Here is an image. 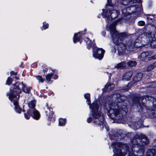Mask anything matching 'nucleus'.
Segmentation results:
<instances>
[{
    "label": "nucleus",
    "mask_w": 156,
    "mask_h": 156,
    "mask_svg": "<svg viewBox=\"0 0 156 156\" xmlns=\"http://www.w3.org/2000/svg\"><path fill=\"white\" fill-rule=\"evenodd\" d=\"M133 144H136L132 148V153L127 151V146L120 143L112 144L114 154L113 156H143L144 149V146L148 143V140L146 136L141 133L136 134L132 140Z\"/></svg>",
    "instance_id": "obj_1"
},
{
    "label": "nucleus",
    "mask_w": 156,
    "mask_h": 156,
    "mask_svg": "<svg viewBox=\"0 0 156 156\" xmlns=\"http://www.w3.org/2000/svg\"><path fill=\"white\" fill-rule=\"evenodd\" d=\"M84 97L87 99V104L90 105V107L92 109V115L93 117V121L94 123L98 125L103 124L104 122L103 116L101 113L98 111L99 106L96 102L94 103L92 106L90 105V95L89 93L85 94Z\"/></svg>",
    "instance_id": "obj_2"
},
{
    "label": "nucleus",
    "mask_w": 156,
    "mask_h": 156,
    "mask_svg": "<svg viewBox=\"0 0 156 156\" xmlns=\"http://www.w3.org/2000/svg\"><path fill=\"white\" fill-rule=\"evenodd\" d=\"M19 83H16L14 86H15L17 88L16 89L15 87L14 89L11 90H10L9 93H8L7 94L9 95V98L10 101L13 103L14 105V109L16 112L19 113H21L22 110L19 107V104L18 103V101L19 97V96L18 95L17 93H21V91L20 89Z\"/></svg>",
    "instance_id": "obj_3"
},
{
    "label": "nucleus",
    "mask_w": 156,
    "mask_h": 156,
    "mask_svg": "<svg viewBox=\"0 0 156 156\" xmlns=\"http://www.w3.org/2000/svg\"><path fill=\"white\" fill-rule=\"evenodd\" d=\"M116 23H112L107 27V29L112 35L113 43L117 45L122 43L124 39L126 37V34L123 33H119L115 29Z\"/></svg>",
    "instance_id": "obj_4"
},
{
    "label": "nucleus",
    "mask_w": 156,
    "mask_h": 156,
    "mask_svg": "<svg viewBox=\"0 0 156 156\" xmlns=\"http://www.w3.org/2000/svg\"><path fill=\"white\" fill-rule=\"evenodd\" d=\"M112 104L109 106L107 110L109 113L110 115L111 118L112 119H121L122 116L126 115V112L123 109H120L119 108V104Z\"/></svg>",
    "instance_id": "obj_5"
},
{
    "label": "nucleus",
    "mask_w": 156,
    "mask_h": 156,
    "mask_svg": "<svg viewBox=\"0 0 156 156\" xmlns=\"http://www.w3.org/2000/svg\"><path fill=\"white\" fill-rule=\"evenodd\" d=\"M87 43L88 45L87 48L90 49V47H92L93 49V56L94 58L99 60L102 59L105 53V51L102 48H98L94 46V43L91 41H87Z\"/></svg>",
    "instance_id": "obj_6"
},
{
    "label": "nucleus",
    "mask_w": 156,
    "mask_h": 156,
    "mask_svg": "<svg viewBox=\"0 0 156 156\" xmlns=\"http://www.w3.org/2000/svg\"><path fill=\"white\" fill-rule=\"evenodd\" d=\"M119 11L114 9L113 8L109 7L106 11H103L102 13V15L103 18H105L108 20L111 19H115L119 14Z\"/></svg>",
    "instance_id": "obj_7"
},
{
    "label": "nucleus",
    "mask_w": 156,
    "mask_h": 156,
    "mask_svg": "<svg viewBox=\"0 0 156 156\" xmlns=\"http://www.w3.org/2000/svg\"><path fill=\"white\" fill-rule=\"evenodd\" d=\"M140 0H107L106 5L108 6H113L118 5V2L124 5H126L130 2L134 3L136 2H139Z\"/></svg>",
    "instance_id": "obj_8"
},
{
    "label": "nucleus",
    "mask_w": 156,
    "mask_h": 156,
    "mask_svg": "<svg viewBox=\"0 0 156 156\" xmlns=\"http://www.w3.org/2000/svg\"><path fill=\"white\" fill-rule=\"evenodd\" d=\"M134 46V44L131 41H129L126 45L124 44L122 45L119 48L118 50L119 53L122 54H127L129 51H133Z\"/></svg>",
    "instance_id": "obj_9"
},
{
    "label": "nucleus",
    "mask_w": 156,
    "mask_h": 156,
    "mask_svg": "<svg viewBox=\"0 0 156 156\" xmlns=\"http://www.w3.org/2000/svg\"><path fill=\"white\" fill-rule=\"evenodd\" d=\"M122 14L124 16L123 18L126 20H128L130 17V11L128 10L127 8L123 9L122 10Z\"/></svg>",
    "instance_id": "obj_10"
},
{
    "label": "nucleus",
    "mask_w": 156,
    "mask_h": 156,
    "mask_svg": "<svg viewBox=\"0 0 156 156\" xmlns=\"http://www.w3.org/2000/svg\"><path fill=\"white\" fill-rule=\"evenodd\" d=\"M133 74L131 71H129L125 73L122 76V80L124 81L129 80Z\"/></svg>",
    "instance_id": "obj_11"
},
{
    "label": "nucleus",
    "mask_w": 156,
    "mask_h": 156,
    "mask_svg": "<svg viewBox=\"0 0 156 156\" xmlns=\"http://www.w3.org/2000/svg\"><path fill=\"white\" fill-rule=\"evenodd\" d=\"M139 9L138 8L137 5L136 4L131 6L127 8L128 10L130 11V13H133L135 12H137Z\"/></svg>",
    "instance_id": "obj_12"
},
{
    "label": "nucleus",
    "mask_w": 156,
    "mask_h": 156,
    "mask_svg": "<svg viewBox=\"0 0 156 156\" xmlns=\"http://www.w3.org/2000/svg\"><path fill=\"white\" fill-rule=\"evenodd\" d=\"M32 117L36 120L38 119L40 117V115L39 112L36 110H34L33 111Z\"/></svg>",
    "instance_id": "obj_13"
},
{
    "label": "nucleus",
    "mask_w": 156,
    "mask_h": 156,
    "mask_svg": "<svg viewBox=\"0 0 156 156\" xmlns=\"http://www.w3.org/2000/svg\"><path fill=\"white\" fill-rule=\"evenodd\" d=\"M20 85L22 87L23 91L26 93L29 94L30 92V87H27L22 82L20 84Z\"/></svg>",
    "instance_id": "obj_14"
},
{
    "label": "nucleus",
    "mask_w": 156,
    "mask_h": 156,
    "mask_svg": "<svg viewBox=\"0 0 156 156\" xmlns=\"http://www.w3.org/2000/svg\"><path fill=\"white\" fill-rule=\"evenodd\" d=\"M114 87V85L111 83H108L105 86L104 89L108 91L113 89Z\"/></svg>",
    "instance_id": "obj_15"
},
{
    "label": "nucleus",
    "mask_w": 156,
    "mask_h": 156,
    "mask_svg": "<svg viewBox=\"0 0 156 156\" xmlns=\"http://www.w3.org/2000/svg\"><path fill=\"white\" fill-rule=\"evenodd\" d=\"M153 37L152 36V41H151V45L153 48H156V33L154 34H153Z\"/></svg>",
    "instance_id": "obj_16"
},
{
    "label": "nucleus",
    "mask_w": 156,
    "mask_h": 156,
    "mask_svg": "<svg viewBox=\"0 0 156 156\" xmlns=\"http://www.w3.org/2000/svg\"><path fill=\"white\" fill-rule=\"evenodd\" d=\"M80 33V32H79L74 34L73 37V41L74 43H76V42L80 41L81 37Z\"/></svg>",
    "instance_id": "obj_17"
},
{
    "label": "nucleus",
    "mask_w": 156,
    "mask_h": 156,
    "mask_svg": "<svg viewBox=\"0 0 156 156\" xmlns=\"http://www.w3.org/2000/svg\"><path fill=\"white\" fill-rule=\"evenodd\" d=\"M126 66V64L125 62H122L117 64L115 66L116 69H123Z\"/></svg>",
    "instance_id": "obj_18"
},
{
    "label": "nucleus",
    "mask_w": 156,
    "mask_h": 156,
    "mask_svg": "<svg viewBox=\"0 0 156 156\" xmlns=\"http://www.w3.org/2000/svg\"><path fill=\"white\" fill-rule=\"evenodd\" d=\"M147 156H156V151L154 150H148Z\"/></svg>",
    "instance_id": "obj_19"
},
{
    "label": "nucleus",
    "mask_w": 156,
    "mask_h": 156,
    "mask_svg": "<svg viewBox=\"0 0 156 156\" xmlns=\"http://www.w3.org/2000/svg\"><path fill=\"white\" fill-rule=\"evenodd\" d=\"M142 76V74L141 73H138L134 78V80L135 82L140 80L141 79Z\"/></svg>",
    "instance_id": "obj_20"
},
{
    "label": "nucleus",
    "mask_w": 156,
    "mask_h": 156,
    "mask_svg": "<svg viewBox=\"0 0 156 156\" xmlns=\"http://www.w3.org/2000/svg\"><path fill=\"white\" fill-rule=\"evenodd\" d=\"M47 107V109L45 111V113L47 115H48L49 116H50L53 115V113L51 108L48 107V105Z\"/></svg>",
    "instance_id": "obj_21"
},
{
    "label": "nucleus",
    "mask_w": 156,
    "mask_h": 156,
    "mask_svg": "<svg viewBox=\"0 0 156 156\" xmlns=\"http://www.w3.org/2000/svg\"><path fill=\"white\" fill-rule=\"evenodd\" d=\"M59 125L60 126H63L65 125L66 122V119L60 118L59 119Z\"/></svg>",
    "instance_id": "obj_22"
},
{
    "label": "nucleus",
    "mask_w": 156,
    "mask_h": 156,
    "mask_svg": "<svg viewBox=\"0 0 156 156\" xmlns=\"http://www.w3.org/2000/svg\"><path fill=\"white\" fill-rule=\"evenodd\" d=\"M148 55V53L147 52H142L141 53L140 56L139 58L141 59V58L143 59L146 58Z\"/></svg>",
    "instance_id": "obj_23"
},
{
    "label": "nucleus",
    "mask_w": 156,
    "mask_h": 156,
    "mask_svg": "<svg viewBox=\"0 0 156 156\" xmlns=\"http://www.w3.org/2000/svg\"><path fill=\"white\" fill-rule=\"evenodd\" d=\"M36 101L35 100H33L30 101L28 104L29 107L30 108H33L35 106Z\"/></svg>",
    "instance_id": "obj_24"
},
{
    "label": "nucleus",
    "mask_w": 156,
    "mask_h": 156,
    "mask_svg": "<svg viewBox=\"0 0 156 156\" xmlns=\"http://www.w3.org/2000/svg\"><path fill=\"white\" fill-rule=\"evenodd\" d=\"M136 62L135 61H130L128 62V65L130 66H135L136 65Z\"/></svg>",
    "instance_id": "obj_25"
},
{
    "label": "nucleus",
    "mask_w": 156,
    "mask_h": 156,
    "mask_svg": "<svg viewBox=\"0 0 156 156\" xmlns=\"http://www.w3.org/2000/svg\"><path fill=\"white\" fill-rule=\"evenodd\" d=\"M53 75V74L52 73L49 74L47 75L46 76V81L49 82L50 81Z\"/></svg>",
    "instance_id": "obj_26"
},
{
    "label": "nucleus",
    "mask_w": 156,
    "mask_h": 156,
    "mask_svg": "<svg viewBox=\"0 0 156 156\" xmlns=\"http://www.w3.org/2000/svg\"><path fill=\"white\" fill-rule=\"evenodd\" d=\"M30 112L29 110H28L27 113L24 114L25 117L27 119H29L30 116Z\"/></svg>",
    "instance_id": "obj_27"
},
{
    "label": "nucleus",
    "mask_w": 156,
    "mask_h": 156,
    "mask_svg": "<svg viewBox=\"0 0 156 156\" xmlns=\"http://www.w3.org/2000/svg\"><path fill=\"white\" fill-rule=\"evenodd\" d=\"M12 78L10 77H9L8 78L7 80L6 81V84L9 85L12 83Z\"/></svg>",
    "instance_id": "obj_28"
},
{
    "label": "nucleus",
    "mask_w": 156,
    "mask_h": 156,
    "mask_svg": "<svg viewBox=\"0 0 156 156\" xmlns=\"http://www.w3.org/2000/svg\"><path fill=\"white\" fill-rule=\"evenodd\" d=\"M37 78L39 82L43 83L44 82V79L41 76H37Z\"/></svg>",
    "instance_id": "obj_29"
},
{
    "label": "nucleus",
    "mask_w": 156,
    "mask_h": 156,
    "mask_svg": "<svg viewBox=\"0 0 156 156\" xmlns=\"http://www.w3.org/2000/svg\"><path fill=\"white\" fill-rule=\"evenodd\" d=\"M147 18L149 20H153L154 19L153 16L151 15L147 14L146 16Z\"/></svg>",
    "instance_id": "obj_30"
},
{
    "label": "nucleus",
    "mask_w": 156,
    "mask_h": 156,
    "mask_svg": "<svg viewBox=\"0 0 156 156\" xmlns=\"http://www.w3.org/2000/svg\"><path fill=\"white\" fill-rule=\"evenodd\" d=\"M152 64L149 66L147 68V71H150L153 69L154 68Z\"/></svg>",
    "instance_id": "obj_31"
},
{
    "label": "nucleus",
    "mask_w": 156,
    "mask_h": 156,
    "mask_svg": "<svg viewBox=\"0 0 156 156\" xmlns=\"http://www.w3.org/2000/svg\"><path fill=\"white\" fill-rule=\"evenodd\" d=\"M43 28L44 30L48 28V24L44 23H43Z\"/></svg>",
    "instance_id": "obj_32"
},
{
    "label": "nucleus",
    "mask_w": 156,
    "mask_h": 156,
    "mask_svg": "<svg viewBox=\"0 0 156 156\" xmlns=\"http://www.w3.org/2000/svg\"><path fill=\"white\" fill-rule=\"evenodd\" d=\"M145 24L144 22L143 21H139L138 22V25L139 26H143Z\"/></svg>",
    "instance_id": "obj_33"
},
{
    "label": "nucleus",
    "mask_w": 156,
    "mask_h": 156,
    "mask_svg": "<svg viewBox=\"0 0 156 156\" xmlns=\"http://www.w3.org/2000/svg\"><path fill=\"white\" fill-rule=\"evenodd\" d=\"M141 100H142V99L140 98L139 99V100L137 101H136V102H135V101H133V103L134 104L140 105V101H141Z\"/></svg>",
    "instance_id": "obj_34"
},
{
    "label": "nucleus",
    "mask_w": 156,
    "mask_h": 156,
    "mask_svg": "<svg viewBox=\"0 0 156 156\" xmlns=\"http://www.w3.org/2000/svg\"><path fill=\"white\" fill-rule=\"evenodd\" d=\"M92 120V119L91 117H89L87 119V121L88 123L90 122Z\"/></svg>",
    "instance_id": "obj_35"
},
{
    "label": "nucleus",
    "mask_w": 156,
    "mask_h": 156,
    "mask_svg": "<svg viewBox=\"0 0 156 156\" xmlns=\"http://www.w3.org/2000/svg\"><path fill=\"white\" fill-rule=\"evenodd\" d=\"M10 74L11 75H17V73H15L14 71H12L11 72Z\"/></svg>",
    "instance_id": "obj_36"
},
{
    "label": "nucleus",
    "mask_w": 156,
    "mask_h": 156,
    "mask_svg": "<svg viewBox=\"0 0 156 156\" xmlns=\"http://www.w3.org/2000/svg\"><path fill=\"white\" fill-rule=\"evenodd\" d=\"M154 68L156 67V62L152 64Z\"/></svg>",
    "instance_id": "obj_37"
},
{
    "label": "nucleus",
    "mask_w": 156,
    "mask_h": 156,
    "mask_svg": "<svg viewBox=\"0 0 156 156\" xmlns=\"http://www.w3.org/2000/svg\"><path fill=\"white\" fill-rule=\"evenodd\" d=\"M152 59H156V55H154L152 57Z\"/></svg>",
    "instance_id": "obj_38"
},
{
    "label": "nucleus",
    "mask_w": 156,
    "mask_h": 156,
    "mask_svg": "<svg viewBox=\"0 0 156 156\" xmlns=\"http://www.w3.org/2000/svg\"><path fill=\"white\" fill-rule=\"evenodd\" d=\"M15 78L17 80H19V78L17 77L16 76L15 77Z\"/></svg>",
    "instance_id": "obj_39"
},
{
    "label": "nucleus",
    "mask_w": 156,
    "mask_h": 156,
    "mask_svg": "<svg viewBox=\"0 0 156 156\" xmlns=\"http://www.w3.org/2000/svg\"><path fill=\"white\" fill-rule=\"evenodd\" d=\"M55 77L54 78L55 79H56L57 78L58 76H55Z\"/></svg>",
    "instance_id": "obj_40"
}]
</instances>
